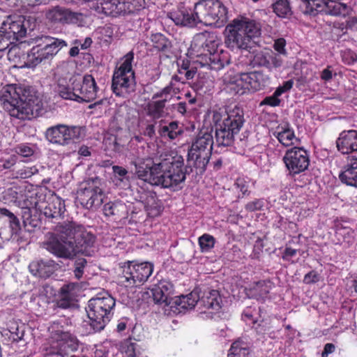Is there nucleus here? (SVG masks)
Wrapping results in <instances>:
<instances>
[{
    "mask_svg": "<svg viewBox=\"0 0 357 357\" xmlns=\"http://www.w3.org/2000/svg\"><path fill=\"white\" fill-rule=\"evenodd\" d=\"M168 16L176 25L193 27L198 24L195 18V10L192 12L183 3L180 4L176 10L169 12Z\"/></svg>",
    "mask_w": 357,
    "mask_h": 357,
    "instance_id": "nucleus-25",
    "label": "nucleus"
},
{
    "mask_svg": "<svg viewBox=\"0 0 357 357\" xmlns=\"http://www.w3.org/2000/svg\"><path fill=\"white\" fill-rule=\"evenodd\" d=\"M104 214L112 217L114 221H121L128 217V210L122 201L109 202L104 205Z\"/></svg>",
    "mask_w": 357,
    "mask_h": 357,
    "instance_id": "nucleus-30",
    "label": "nucleus"
},
{
    "mask_svg": "<svg viewBox=\"0 0 357 357\" xmlns=\"http://www.w3.org/2000/svg\"><path fill=\"white\" fill-rule=\"evenodd\" d=\"M202 302L204 307L212 310V313L219 312L222 308V298L218 290H211L203 296Z\"/></svg>",
    "mask_w": 357,
    "mask_h": 357,
    "instance_id": "nucleus-40",
    "label": "nucleus"
},
{
    "mask_svg": "<svg viewBox=\"0 0 357 357\" xmlns=\"http://www.w3.org/2000/svg\"><path fill=\"white\" fill-rule=\"evenodd\" d=\"M273 12L279 17L284 18L291 15L292 12L288 0H275L272 4Z\"/></svg>",
    "mask_w": 357,
    "mask_h": 357,
    "instance_id": "nucleus-48",
    "label": "nucleus"
},
{
    "mask_svg": "<svg viewBox=\"0 0 357 357\" xmlns=\"http://www.w3.org/2000/svg\"><path fill=\"white\" fill-rule=\"evenodd\" d=\"M50 344L45 349V355L49 357H88L71 354L78 349V340L67 328L64 320L53 321L48 328Z\"/></svg>",
    "mask_w": 357,
    "mask_h": 357,
    "instance_id": "nucleus-5",
    "label": "nucleus"
},
{
    "mask_svg": "<svg viewBox=\"0 0 357 357\" xmlns=\"http://www.w3.org/2000/svg\"><path fill=\"white\" fill-rule=\"evenodd\" d=\"M319 7L321 5L316 0H302L300 4V9L305 15H315Z\"/></svg>",
    "mask_w": 357,
    "mask_h": 357,
    "instance_id": "nucleus-51",
    "label": "nucleus"
},
{
    "mask_svg": "<svg viewBox=\"0 0 357 357\" xmlns=\"http://www.w3.org/2000/svg\"><path fill=\"white\" fill-rule=\"evenodd\" d=\"M73 84L75 86L77 102H91L96 98L98 87L91 75L86 74L82 77L78 75Z\"/></svg>",
    "mask_w": 357,
    "mask_h": 357,
    "instance_id": "nucleus-18",
    "label": "nucleus"
},
{
    "mask_svg": "<svg viewBox=\"0 0 357 357\" xmlns=\"http://www.w3.org/2000/svg\"><path fill=\"white\" fill-rule=\"evenodd\" d=\"M273 135L284 146L294 145L295 141H297L294 130L289 127V124H286L284 126H278Z\"/></svg>",
    "mask_w": 357,
    "mask_h": 357,
    "instance_id": "nucleus-37",
    "label": "nucleus"
},
{
    "mask_svg": "<svg viewBox=\"0 0 357 357\" xmlns=\"http://www.w3.org/2000/svg\"><path fill=\"white\" fill-rule=\"evenodd\" d=\"M213 144L212 132L201 130L188 151V162H192L195 168L204 171L211 158Z\"/></svg>",
    "mask_w": 357,
    "mask_h": 357,
    "instance_id": "nucleus-9",
    "label": "nucleus"
},
{
    "mask_svg": "<svg viewBox=\"0 0 357 357\" xmlns=\"http://www.w3.org/2000/svg\"><path fill=\"white\" fill-rule=\"evenodd\" d=\"M282 161L289 174L294 176L308 169L310 155L303 147L294 146L286 151Z\"/></svg>",
    "mask_w": 357,
    "mask_h": 357,
    "instance_id": "nucleus-16",
    "label": "nucleus"
},
{
    "mask_svg": "<svg viewBox=\"0 0 357 357\" xmlns=\"http://www.w3.org/2000/svg\"><path fill=\"white\" fill-rule=\"evenodd\" d=\"M212 121L215 128V145L218 147L230 146L244 124V112L243 109L236 105L227 109L222 119L220 112L213 111Z\"/></svg>",
    "mask_w": 357,
    "mask_h": 357,
    "instance_id": "nucleus-4",
    "label": "nucleus"
},
{
    "mask_svg": "<svg viewBox=\"0 0 357 357\" xmlns=\"http://www.w3.org/2000/svg\"><path fill=\"white\" fill-rule=\"evenodd\" d=\"M116 300L109 294L98 295L88 301L87 316L93 332H100L111 321Z\"/></svg>",
    "mask_w": 357,
    "mask_h": 357,
    "instance_id": "nucleus-7",
    "label": "nucleus"
},
{
    "mask_svg": "<svg viewBox=\"0 0 357 357\" xmlns=\"http://www.w3.org/2000/svg\"><path fill=\"white\" fill-rule=\"evenodd\" d=\"M119 350L123 357H147L144 354L136 340L132 337L121 341Z\"/></svg>",
    "mask_w": 357,
    "mask_h": 357,
    "instance_id": "nucleus-34",
    "label": "nucleus"
},
{
    "mask_svg": "<svg viewBox=\"0 0 357 357\" xmlns=\"http://www.w3.org/2000/svg\"><path fill=\"white\" fill-rule=\"evenodd\" d=\"M96 236L84 229L82 227L77 233V236L73 242L74 248V256L81 253L86 256H91L93 253V245Z\"/></svg>",
    "mask_w": 357,
    "mask_h": 357,
    "instance_id": "nucleus-24",
    "label": "nucleus"
},
{
    "mask_svg": "<svg viewBox=\"0 0 357 357\" xmlns=\"http://www.w3.org/2000/svg\"><path fill=\"white\" fill-rule=\"evenodd\" d=\"M1 29L3 33H6L9 40L11 38L19 40L24 37L26 33L24 17L21 16L8 17L2 22Z\"/></svg>",
    "mask_w": 357,
    "mask_h": 357,
    "instance_id": "nucleus-23",
    "label": "nucleus"
},
{
    "mask_svg": "<svg viewBox=\"0 0 357 357\" xmlns=\"http://www.w3.org/2000/svg\"><path fill=\"white\" fill-rule=\"evenodd\" d=\"M153 47L158 52H167L172 47L171 41L162 33H155L151 35Z\"/></svg>",
    "mask_w": 357,
    "mask_h": 357,
    "instance_id": "nucleus-44",
    "label": "nucleus"
},
{
    "mask_svg": "<svg viewBox=\"0 0 357 357\" xmlns=\"http://www.w3.org/2000/svg\"><path fill=\"white\" fill-rule=\"evenodd\" d=\"M173 285L167 281H160L151 289L153 301L155 303H165L169 305L172 303L170 294Z\"/></svg>",
    "mask_w": 357,
    "mask_h": 357,
    "instance_id": "nucleus-28",
    "label": "nucleus"
},
{
    "mask_svg": "<svg viewBox=\"0 0 357 357\" xmlns=\"http://www.w3.org/2000/svg\"><path fill=\"white\" fill-rule=\"evenodd\" d=\"M22 210L23 224L25 227H28V230L39 226L40 222L37 215L38 210L36 206L23 207Z\"/></svg>",
    "mask_w": 357,
    "mask_h": 357,
    "instance_id": "nucleus-39",
    "label": "nucleus"
},
{
    "mask_svg": "<svg viewBox=\"0 0 357 357\" xmlns=\"http://www.w3.org/2000/svg\"><path fill=\"white\" fill-rule=\"evenodd\" d=\"M13 150L15 153L24 158L32 156L35 152L33 147L26 143H22L16 145Z\"/></svg>",
    "mask_w": 357,
    "mask_h": 357,
    "instance_id": "nucleus-54",
    "label": "nucleus"
},
{
    "mask_svg": "<svg viewBox=\"0 0 357 357\" xmlns=\"http://www.w3.org/2000/svg\"><path fill=\"white\" fill-rule=\"evenodd\" d=\"M265 205L264 199L263 198L254 199L248 202L245 205V209L248 212H255L257 211H261Z\"/></svg>",
    "mask_w": 357,
    "mask_h": 357,
    "instance_id": "nucleus-58",
    "label": "nucleus"
},
{
    "mask_svg": "<svg viewBox=\"0 0 357 357\" xmlns=\"http://www.w3.org/2000/svg\"><path fill=\"white\" fill-rule=\"evenodd\" d=\"M259 310V309L257 310L255 307L248 306L243 310L242 319L246 322H250V324L255 325L257 322V319L255 316L258 314Z\"/></svg>",
    "mask_w": 357,
    "mask_h": 357,
    "instance_id": "nucleus-55",
    "label": "nucleus"
},
{
    "mask_svg": "<svg viewBox=\"0 0 357 357\" xmlns=\"http://www.w3.org/2000/svg\"><path fill=\"white\" fill-rule=\"evenodd\" d=\"M220 43V39L215 33L204 31L196 36L188 54L201 67L220 70L230 63L229 52L218 50Z\"/></svg>",
    "mask_w": 357,
    "mask_h": 357,
    "instance_id": "nucleus-1",
    "label": "nucleus"
},
{
    "mask_svg": "<svg viewBox=\"0 0 357 357\" xmlns=\"http://www.w3.org/2000/svg\"><path fill=\"white\" fill-rule=\"evenodd\" d=\"M319 274L315 271H311L305 275L303 282L307 284H314L319 281Z\"/></svg>",
    "mask_w": 357,
    "mask_h": 357,
    "instance_id": "nucleus-61",
    "label": "nucleus"
},
{
    "mask_svg": "<svg viewBox=\"0 0 357 357\" xmlns=\"http://www.w3.org/2000/svg\"><path fill=\"white\" fill-rule=\"evenodd\" d=\"M34 206L46 218L52 219L60 217L66 210L64 202L56 196H51L43 202H39L36 197Z\"/></svg>",
    "mask_w": 357,
    "mask_h": 357,
    "instance_id": "nucleus-22",
    "label": "nucleus"
},
{
    "mask_svg": "<svg viewBox=\"0 0 357 357\" xmlns=\"http://www.w3.org/2000/svg\"><path fill=\"white\" fill-rule=\"evenodd\" d=\"M120 6L122 15L134 14L138 13L145 6L144 0H121Z\"/></svg>",
    "mask_w": 357,
    "mask_h": 357,
    "instance_id": "nucleus-45",
    "label": "nucleus"
},
{
    "mask_svg": "<svg viewBox=\"0 0 357 357\" xmlns=\"http://www.w3.org/2000/svg\"><path fill=\"white\" fill-rule=\"evenodd\" d=\"M136 174L139 178L151 185H159L160 172L158 163H155L151 158H146L135 165Z\"/></svg>",
    "mask_w": 357,
    "mask_h": 357,
    "instance_id": "nucleus-21",
    "label": "nucleus"
},
{
    "mask_svg": "<svg viewBox=\"0 0 357 357\" xmlns=\"http://www.w3.org/2000/svg\"><path fill=\"white\" fill-rule=\"evenodd\" d=\"M103 145L106 151L112 152H120L123 147L121 139L113 134H107L103 139Z\"/></svg>",
    "mask_w": 357,
    "mask_h": 357,
    "instance_id": "nucleus-46",
    "label": "nucleus"
},
{
    "mask_svg": "<svg viewBox=\"0 0 357 357\" xmlns=\"http://www.w3.org/2000/svg\"><path fill=\"white\" fill-rule=\"evenodd\" d=\"M16 162L17 158L15 155H12L8 159L0 160V166L5 169H10L16 164Z\"/></svg>",
    "mask_w": 357,
    "mask_h": 357,
    "instance_id": "nucleus-63",
    "label": "nucleus"
},
{
    "mask_svg": "<svg viewBox=\"0 0 357 357\" xmlns=\"http://www.w3.org/2000/svg\"><path fill=\"white\" fill-rule=\"evenodd\" d=\"M121 278L126 286L137 287L142 285L151 275L154 266L151 262L138 263L136 261H127L120 264Z\"/></svg>",
    "mask_w": 357,
    "mask_h": 357,
    "instance_id": "nucleus-12",
    "label": "nucleus"
},
{
    "mask_svg": "<svg viewBox=\"0 0 357 357\" xmlns=\"http://www.w3.org/2000/svg\"><path fill=\"white\" fill-rule=\"evenodd\" d=\"M67 45L65 40L50 36L36 39L34 45L27 54L25 63L28 68H34L42 61L51 59L62 47Z\"/></svg>",
    "mask_w": 357,
    "mask_h": 357,
    "instance_id": "nucleus-10",
    "label": "nucleus"
},
{
    "mask_svg": "<svg viewBox=\"0 0 357 357\" xmlns=\"http://www.w3.org/2000/svg\"><path fill=\"white\" fill-rule=\"evenodd\" d=\"M77 284L70 282L63 284L59 291L56 306L61 309H68L73 304L75 290Z\"/></svg>",
    "mask_w": 357,
    "mask_h": 357,
    "instance_id": "nucleus-29",
    "label": "nucleus"
},
{
    "mask_svg": "<svg viewBox=\"0 0 357 357\" xmlns=\"http://www.w3.org/2000/svg\"><path fill=\"white\" fill-rule=\"evenodd\" d=\"M250 349L247 344L242 341L232 343L227 357H249Z\"/></svg>",
    "mask_w": 357,
    "mask_h": 357,
    "instance_id": "nucleus-47",
    "label": "nucleus"
},
{
    "mask_svg": "<svg viewBox=\"0 0 357 357\" xmlns=\"http://www.w3.org/2000/svg\"><path fill=\"white\" fill-rule=\"evenodd\" d=\"M286 40L283 38H278L275 40L273 47L275 51L280 54L285 52Z\"/></svg>",
    "mask_w": 357,
    "mask_h": 357,
    "instance_id": "nucleus-64",
    "label": "nucleus"
},
{
    "mask_svg": "<svg viewBox=\"0 0 357 357\" xmlns=\"http://www.w3.org/2000/svg\"><path fill=\"white\" fill-rule=\"evenodd\" d=\"M198 24L220 26L227 20V10L219 0H199L195 4Z\"/></svg>",
    "mask_w": 357,
    "mask_h": 357,
    "instance_id": "nucleus-11",
    "label": "nucleus"
},
{
    "mask_svg": "<svg viewBox=\"0 0 357 357\" xmlns=\"http://www.w3.org/2000/svg\"><path fill=\"white\" fill-rule=\"evenodd\" d=\"M271 55L265 54L262 52L256 53L251 61V64L253 67L255 66H264L270 68V59Z\"/></svg>",
    "mask_w": 357,
    "mask_h": 357,
    "instance_id": "nucleus-53",
    "label": "nucleus"
},
{
    "mask_svg": "<svg viewBox=\"0 0 357 357\" xmlns=\"http://www.w3.org/2000/svg\"><path fill=\"white\" fill-rule=\"evenodd\" d=\"M198 243L201 251L202 252H207L214 248L215 238L208 234H204L199 237Z\"/></svg>",
    "mask_w": 357,
    "mask_h": 357,
    "instance_id": "nucleus-52",
    "label": "nucleus"
},
{
    "mask_svg": "<svg viewBox=\"0 0 357 357\" xmlns=\"http://www.w3.org/2000/svg\"><path fill=\"white\" fill-rule=\"evenodd\" d=\"M225 44L231 50H247L252 47L253 40L261 35L260 24L248 17L234 19L225 29Z\"/></svg>",
    "mask_w": 357,
    "mask_h": 357,
    "instance_id": "nucleus-3",
    "label": "nucleus"
},
{
    "mask_svg": "<svg viewBox=\"0 0 357 357\" xmlns=\"http://www.w3.org/2000/svg\"><path fill=\"white\" fill-rule=\"evenodd\" d=\"M134 53L130 51L123 58L122 62L113 73L112 90L119 97L129 98L136 91L135 73L132 69Z\"/></svg>",
    "mask_w": 357,
    "mask_h": 357,
    "instance_id": "nucleus-6",
    "label": "nucleus"
},
{
    "mask_svg": "<svg viewBox=\"0 0 357 357\" xmlns=\"http://www.w3.org/2000/svg\"><path fill=\"white\" fill-rule=\"evenodd\" d=\"M248 92L260 91L265 86L264 75L259 71L241 73Z\"/></svg>",
    "mask_w": 357,
    "mask_h": 357,
    "instance_id": "nucleus-33",
    "label": "nucleus"
},
{
    "mask_svg": "<svg viewBox=\"0 0 357 357\" xmlns=\"http://www.w3.org/2000/svg\"><path fill=\"white\" fill-rule=\"evenodd\" d=\"M158 165L161 172L159 174V185L165 188L176 187L184 182L186 174H189L188 169H191L184 165L182 155L174 152L162 160Z\"/></svg>",
    "mask_w": 357,
    "mask_h": 357,
    "instance_id": "nucleus-8",
    "label": "nucleus"
},
{
    "mask_svg": "<svg viewBox=\"0 0 357 357\" xmlns=\"http://www.w3.org/2000/svg\"><path fill=\"white\" fill-rule=\"evenodd\" d=\"M352 160H354L350 165H348L347 168L342 172L339 178L340 180L347 185L357 187V165H356L357 158L352 156Z\"/></svg>",
    "mask_w": 357,
    "mask_h": 357,
    "instance_id": "nucleus-42",
    "label": "nucleus"
},
{
    "mask_svg": "<svg viewBox=\"0 0 357 357\" xmlns=\"http://www.w3.org/2000/svg\"><path fill=\"white\" fill-rule=\"evenodd\" d=\"M183 132L181 127L179 126L178 121H173L167 125L159 126L158 134L162 138H167L169 140H174Z\"/></svg>",
    "mask_w": 357,
    "mask_h": 357,
    "instance_id": "nucleus-41",
    "label": "nucleus"
},
{
    "mask_svg": "<svg viewBox=\"0 0 357 357\" xmlns=\"http://www.w3.org/2000/svg\"><path fill=\"white\" fill-rule=\"evenodd\" d=\"M81 135V127L68 126L64 124H58L48 128L45 132V137L50 142L62 146L79 139Z\"/></svg>",
    "mask_w": 357,
    "mask_h": 357,
    "instance_id": "nucleus-17",
    "label": "nucleus"
},
{
    "mask_svg": "<svg viewBox=\"0 0 357 357\" xmlns=\"http://www.w3.org/2000/svg\"><path fill=\"white\" fill-rule=\"evenodd\" d=\"M120 3L121 0H97L96 5L93 3V7L99 13L116 17L122 15Z\"/></svg>",
    "mask_w": 357,
    "mask_h": 357,
    "instance_id": "nucleus-32",
    "label": "nucleus"
},
{
    "mask_svg": "<svg viewBox=\"0 0 357 357\" xmlns=\"http://www.w3.org/2000/svg\"><path fill=\"white\" fill-rule=\"evenodd\" d=\"M77 79V75H73L68 79L66 77H60L57 82V92L59 95L65 100H74L77 102L76 91L73 84Z\"/></svg>",
    "mask_w": 357,
    "mask_h": 357,
    "instance_id": "nucleus-31",
    "label": "nucleus"
},
{
    "mask_svg": "<svg viewBox=\"0 0 357 357\" xmlns=\"http://www.w3.org/2000/svg\"><path fill=\"white\" fill-rule=\"evenodd\" d=\"M36 192L33 185L26 182L13 183L2 192V199L6 204H14L22 208L23 207L36 205Z\"/></svg>",
    "mask_w": 357,
    "mask_h": 357,
    "instance_id": "nucleus-13",
    "label": "nucleus"
},
{
    "mask_svg": "<svg viewBox=\"0 0 357 357\" xmlns=\"http://www.w3.org/2000/svg\"><path fill=\"white\" fill-rule=\"evenodd\" d=\"M82 226L77 225L74 222H63L56 226V236L70 241L72 243L77 236V233Z\"/></svg>",
    "mask_w": 357,
    "mask_h": 357,
    "instance_id": "nucleus-36",
    "label": "nucleus"
},
{
    "mask_svg": "<svg viewBox=\"0 0 357 357\" xmlns=\"http://www.w3.org/2000/svg\"><path fill=\"white\" fill-rule=\"evenodd\" d=\"M326 4L327 10L326 12L331 15L335 16H346L349 13V8L337 0H323Z\"/></svg>",
    "mask_w": 357,
    "mask_h": 357,
    "instance_id": "nucleus-43",
    "label": "nucleus"
},
{
    "mask_svg": "<svg viewBox=\"0 0 357 357\" xmlns=\"http://www.w3.org/2000/svg\"><path fill=\"white\" fill-rule=\"evenodd\" d=\"M45 249L54 256L62 259H70L74 256L73 243L52 235L45 243Z\"/></svg>",
    "mask_w": 357,
    "mask_h": 357,
    "instance_id": "nucleus-20",
    "label": "nucleus"
},
{
    "mask_svg": "<svg viewBox=\"0 0 357 357\" xmlns=\"http://www.w3.org/2000/svg\"><path fill=\"white\" fill-rule=\"evenodd\" d=\"M337 150L342 154H350L357 151V131H343L336 140Z\"/></svg>",
    "mask_w": 357,
    "mask_h": 357,
    "instance_id": "nucleus-26",
    "label": "nucleus"
},
{
    "mask_svg": "<svg viewBox=\"0 0 357 357\" xmlns=\"http://www.w3.org/2000/svg\"><path fill=\"white\" fill-rule=\"evenodd\" d=\"M178 73L181 76L183 75V80L185 82L195 77L197 73V68L193 67L188 70L186 68L185 69L184 68H178Z\"/></svg>",
    "mask_w": 357,
    "mask_h": 357,
    "instance_id": "nucleus-60",
    "label": "nucleus"
},
{
    "mask_svg": "<svg viewBox=\"0 0 357 357\" xmlns=\"http://www.w3.org/2000/svg\"><path fill=\"white\" fill-rule=\"evenodd\" d=\"M272 283L270 280H261L252 284L248 289V295L257 301H264L267 298L271 289Z\"/></svg>",
    "mask_w": 357,
    "mask_h": 357,
    "instance_id": "nucleus-35",
    "label": "nucleus"
},
{
    "mask_svg": "<svg viewBox=\"0 0 357 357\" xmlns=\"http://www.w3.org/2000/svg\"><path fill=\"white\" fill-rule=\"evenodd\" d=\"M197 303V300L193 297L192 294L188 295H181L172 299V303L169 305L172 308H175L178 312L183 310L193 308Z\"/></svg>",
    "mask_w": 357,
    "mask_h": 357,
    "instance_id": "nucleus-38",
    "label": "nucleus"
},
{
    "mask_svg": "<svg viewBox=\"0 0 357 357\" xmlns=\"http://www.w3.org/2000/svg\"><path fill=\"white\" fill-rule=\"evenodd\" d=\"M234 188L238 190L241 194L238 195V199H242L244 197H248L250 195L251 191L250 189V180L243 177H238L236 179Z\"/></svg>",
    "mask_w": 357,
    "mask_h": 357,
    "instance_id": "nucleus-50",
    "label": "nucleus"
},
{
    "mask_svg": "<svg viewBox=\"0 0 357 357\" xmlns=\"http://www.w3.org/2000/svg\"><path fill=\"white\" fill-rule=\"evenodd\" d=\"M86 264L87 261L84 258H78L75 261L74 274L77 279L79 280L82 277Z\"/></svg>",
    "mask_w": 357,
    "mask_h": 357,
    "instance_id": "nucleus-59",
    "label": "nucleus"
},
{
    "mask_svg": "<svg viewBox=\"0 0 357 357\" xmlns=\"http://www.w3.org/2000/svg\"><path fill=\"white\" fill-rule=\"evenodd\" d=\"M38 172V169L35 165L30 167L24 166L16 171L15 174V177L23 179L29 178L31 177L33 175L37 174Z\"/></svg>",
    "mask_w": 357,
    "mask_h": 357,
    "instance_id": "nucleus-57",
    "label": "nucleus"
},
{
    "mask_svg": "<svg viewBox=\"0 0 357 357\" xmlns=\"http://www.w3.org/2000/svg\"><path fill=\"white\" fill-rule=\"evenodd\" d=\"M175 94L176 92L172 83H169L161 90L153 93L151 100L147 102L145 107L146 115L154 121L165 117L166 104Z\"/></svg>",
    "mask_w": 357,
    "mask_h": 357,
    "instance_id": "nucleus-15",
    "label": "nucleus"
},
{
    "mask_svg": "<svg viewBox=\"0 0 357 357\" xmlns=\"http://www.w3.org/2000/svg\"><path fill=\"white\" fill-rule=\"evenodd\" d=\"M1 101L10 116L20 120L31 119L42 106L36 92L13 84L3 87Z\"/></svg>",
    "mask_w": 357,
    "mask_h": 357,
    "instance_id": "nucleus-2",
    "label": "nucleus"
},
{
    "mask_svg": "<svg viewBox=\"0 0 357 357\" xmlns=\"http://www.w3.org/2000/svg\"><path fill=\"white\" fill-rule=\"evenodd\" d=\"M281 100L279 98H276L275 96L272 95L270 96H266L261 102V105H269L271 107L279 106Z\"/></svg>",
    "mask_w": 357,
    "mask_h": 357,
    "instance_id": "nucleus-62",
    "label": "nucleus"
},
{
    "mask_svg": "<svg viewBox=\"0 0 357 357\" xmlns=\"http://www.w3.org/2000/svg\"><path fill=\"white\" fill-rule=\"evenodd\" d=\"M257 334L265 335L272 332L273 326L268 319H262L257 321L255 325H252Z\"/></svg>",
    "mask_w": 357,
    "mask_h": 357,
    "instance_id": "nucleus-56",
    "label": "nucleus"
},
{
    "mask_svg": "<svg viewBox=\"0 0 357 357\" xmlns=\"http://www.w3.org/2000/svg\"><path fill=\"white\" fill-rule=\"evenodd\" d=\"M100 185L98 177L89 178L81 183L77 199L83 207L89 209L102 204L105 195Z\"/></svg>",
    "mask_w": 357,
    "mask_h": 357,
    "instance_id": "nucleus-14",
    "label": "nucleus"
},
{
    "mask_svg": "<svg viewBox=\"0 0 357 357\" xmlns=\"http://www.w3.org/2000/svg\"><path fill=\"white\" fill-rule=\"evenodd\" d=\"M242 74L235 76L227 84V88L235 94L243 95L248 93Z\"/></svg>",
    "mask_w": 357,
    "mask_h": 357,
    "instance_id": "nucleus-49",
    "label": "nucleus"
},
{
    "mask_svg": "<svg viewBox=\"0 0 357 357\" xmlns=\"http://www.w3.org/2000/svg\"><path fill=\"white\" fill-rule=\"evenodd\" d=\"M58 264L52 259L32 261L29 266L30 272L41 278H50L56 270Z\"/></svg>",
    "mask_w": 357,
    "mask_h": 357,
    "instance_id": "nucleus-27",
    "label": "nucleus"
},
{
    "mask_svg": "<svg viewBox=\"0 0 357 357\" xmlns=\"http://www.w3.org/2000/svg\"><path fill=\"white\" fill-rule=\"evenodd\" d=\"M47 19L52 23L61 24L82 25L84 22V15L61 7L54 6L46 13Z\"/></svg>",
    "mask_w": 357,
    "mask_h": 357,
    "instance_id": "nucleus-19",
    "label": "nucleus"
}]
</instances>
